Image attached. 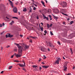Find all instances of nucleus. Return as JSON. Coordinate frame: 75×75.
I'll list each match as a JSON object with an SVG mask.
<instances>
[{"label":"nucleus","mask_w":75,"mask_h":75,"mask_svg":"<svg viewBox=\"0 0 75 75\" xmlns=\"http://www.w3.org/2000/svg\"><path fill=\"white\" fill-rule=\"evenodd\" d=\"M16 45H17L18 47V48H19L18 50V54H15L16 57L17 58H18V57H21L22 55V53L21 52H22L23 51V50H26V49H27V48H28V46L25 45L21 47V46H20L18 44H16Z\"/></svg>","instance_id":"1"},{"label":"nucleus","mask_w":75,"mask_h":75,"mask_svg":"<svg viewBox=\"0 0 75 75\" xmlns=\"http://www.w3.org/2000/svg\"><path fill=\"white\" fill-rule=\"evenodd\" d=\"M61 5L62 7H65L67 6V3L65 2H63L61 4Z\"/></svg>","instance_id":"2"},{"label":"nucleus","mask_w":75,"mask_h":75,"mask_svg":"<svg viewBox=\"0 0 75 75\" xmlns=\"http://www.w3.org/2000/svg\"><path fill=\"white\" fill-rule=\"evenodd\" d=\"M13 11L14 13H17V8L16 7H15L14 8L13 7Z\"/></svg>","instance_id":"3"},{"label":"nucleus","mask_w":75,"mask_h":75,"mask_svg":"<svg viewBox=\"0 0 75 75\" xmlns=\"http://www.w3.org/2000/svg\"><path fill=\"white\" fill-rule=\"evenodd\" d=\"M60 59L59 58H58V59H57V60L55 62L56 64H59V62L60 61Z\"/></svg>","instance_id":"4"},{"label":"nucleus","mask_w":75,"mask_h":75,"mask_svg":"<svg viewBox=\"0 0 75 75\" xmlns=\"http://www.w3.org/2000/svg\"><path fill=\"white\" fill-rule=\"evenodd\" d=\"M9 2V4H10V5L12 7V8H13L14 7L13 6V2H12V1H10V0H8Z\"/></svg>","instance_id":"5"},{"label":"nucleus","mask_w":75,"mask_h":75,"mask_svg":"<svg viewBox=\"0 0 75 75\" xmlns=\"http://www.w3.org/2000/svg\"><path fill=\"white\" fill-rule=\"evenodd\" d=\"M13 37V35H11L10 34H8V35H6V38H7L8 37H10V38H11V37Z\"/></svg>","instance_id":"6"},{"label":"nucleus","mask_w":75,"mask_h":75,"mask_svg":"<svg viewBox=\"0 0 75 75\" xmlns=\"http://www.w3.org/2000/svg\"><path fill=\"white\" fill-rule=\"evenodd\" d=\"M64 71H66L67 70V67H66V66L64 65Z\"/></svg>","instance_id":"7"},{"label":"nucleus","mask_w":75,"mask_h":75,"mask_svg":"<svg viewBox=\"0 0 75 75\" xmlns=\"http://www.w3.org/2000/svg\"><path fill=\"white\" fill-rule=\"evenodd\" d=\"M24 64H19V66L21 67H24L25 66V63L24 62Z\"/></svg>","instance_id":"8"},{"label":"nucleus","mask_w":75,"mask_h":75,"mask_svg":"<svg viewBox=\"0 0 75 75\" xmlns=\"http://www.w3.org/2000/svg\"><path fill=\"white\" fill-rule=\"evenodd\" d=\"M42 67L43 68H45V69H47V68H48L49 67V66H43Z\"/></svg>","instance_id":"9"},{"label":"nucleus","mask_w":75,"mask_h":75,"mask_svg":"<svg viewBox=\"0 0 75 75\" xmlns=\"http://www.w3.org/2000/svg\"><path fill=\"white\" fill-rule=\"evenodd\" d=\"M50 46L51 47H54V46L52 44V43H50Z\"/></svg>","instance_id":"10"},{"label":"nucleus","mask_w":75,"mask_h":75,"mask_svg":"<svg viewBox=\"0 0 75 75\" xmlns=\"http://www.w3.org/2000/svg\"><path fill=\"white\" fill-rule=\"evenodd\" d=\"M48 13H51V9H49L48 10Z\"/></svg>","instance_id":"11"},{"label":"nucleus","mask_w":75,"mask_h":75,"mask_svg":"<svg viewBox=\"0 0 75 75\" xmlns=\"http://www.w3.org/2000/svg\"><path fill=\"white\" fill-rule=\"evenodd\" d=\"M45 48L42 47L41 49V51H44L45 50Z\"/></svg>","instance_id":"12"},{"label":"nucleus","mask_w":75,"mask_h":75,"mask_svg":"<svg viewBox=\"0 0 75 75\" xmlns=\"http://www.w3.org/2000/svg\"><path fill=\"white\" fill-rule=\"evenodd\" d=\"M56 10L57 12H55V13L56 14H58V13H59V10H58V9Z\"/></svg>","instance_id":"13"},{"label":"nucleus","mask_w":75,"mask_h":75,"mask_svg":"<svg viewBox=\"0 0 75 75\" xmlns=\"http://www.w3.org/2000/svg\"><path fill=\"white\" fill-rule=\"evenodd\" d=\"M51 42H48L47 43V46H48L49 45H50V44Z\"/></svg>","instance_id":"14"},{"label":"nucleus","mask_w":75,"mask_h":75,"mask_svg":"<svg viewBox=\"0 0 75 75\" xmlns=\"http://www.w3.org/2000/svg\"><path fill=\"white\" fill-rule=\"evenodd\" d=\"M60 13H62L63 14H64V15H65V16H68V15L62 12H60Z\"/></svg>","instance_id":"15"},{"label":"nucleus","mask_w":75,"mask_h":75,"mask_svg":"<svg viewBox=\"0 0 75 75\" xmlns=\"http://www.w3.org/2000/svg\"><path fill=\"white\" fill-rule=\"evenodd\" d=\"M53 17L54 18V19H55V18L56 19H58V17L56 16H53Z\"/></svg>","instance_id":"16"},{"label":"nucleus","mask_w":75,"mask_h":75,"mask_svg":"<svg viewBox=\"0 0 75 75\" xmlns=\"http://www.w3.org/2000/svg\"><path fill=\"white\" fill-rule=\"evenodd\" d=\"M7 20H7V21H8L9 22V21H10V20H11V19H10V18H7Z\"/></svg>","instance_id":"17"},{"label":"nucleus","mask_w":75,"mask_h":75,"mask_svg":"<svg viewBox=\"0 0 75 75\" xmlns=\"http://www.w3.org/2000/svg\"><path fill=\"white\" fill-rule=\"evenodd\" d=\"M41 2L42 4H43L44 6V7H45V5H44V2L43 1H41Z\"/></svg>","instance_id":"18"},{"label":"nucleus","mask_w":75,"mask_h":75,"mask_svg":"<svg viewBox=\"0 0 75 75\" xmlns=\"http://www.w3.org/2000/svg\"><path fill=\"white\" fill-rule=\"evenodd\" d=\"M33 68H34L35 69L37 67V66L34 65V66H33Z\"/></svg>","instance_id":"19"},{"label":"nucleus","mask_w":75,"mask_h":75,"mask_svg":"<svg viewBox=\"0 0 75 75\" xmlns=\"http://www.w3.org/2000/svg\"><path fill=\"white\" fill-rule=\"evenodd\" d=\"M23 11L25 12L26 11H27V9H26V8H25L23 10Z\"/></svg>","instance_id":"20"},{"label":"nucleus","mask_w":75,"mask_h":75,"mask_svg":"<svg viewBox=\"0 0 75 75\" xmlns=\"http://www.w3.org/2000/svg\"><path fill=\"white\" fill-rule=\"evenodd\" d=\"M45 18L47 19V20H49V19H48V18L47 17H45L44 18V19H45Z\"/></svg>","instance_id":"21"},{"label":"nucleus","mask_w":75,"mask_h":75,"mask_svg":"<svg viewBox=\"0 0 75 75\" xmlns=\"http://www.w3.org/2000/svg\"><path fill=\"white\" fill-rule=\"evenodd\" d=\"M14 23V21H12V22H11L10 24H11V25H12V24H13V23Z\"/></svg>","instance_id":"22"},{"label":"nucleus","mask_w":75,"mask_h":75,"mask_svg":"<svg viewBox=\"0 0 75 75\" xmlns=\"http://www.w3.org/2000/svg\"><path fill=\"white\" fill-rule=\"evenodd\" d=\"M47 27L48 28H50V25H49V24H47Z\"/></svg>","instance_id":"23"},{"label":"nucleus","mask_w":75,"mask_h":75,"mask_svg":"<svg viewBox=\"0 0 75 75\" xmlns=\"http://www.w3.org/2000/svg\"><path fill=\"white\" fill-rule=\"evenodd\" d=\"M32 38H33V39H36L37 37H32Z\"/></svg>","instance_id":"24"},{"label":"nucleus","mask_w":75,"mask_h":75,"mask_svg":"<svg viewBox=\"0 0 75 75\" xmlns=\"http://www.w3.org/2000/svg\"><path fill=\"white\" fill-rule=\"evenodd\" d=\"M43 56H44V57L43 59H46V58H47V57L45 56V55H43Z\"/></svg>","instance_id":"25"},{"label":"nucleus","mask_w":75,"mask_h":75,"mask_svg":"<svg viewBox=\"0 0 75 75\" xmlns=\"http://www.w3.org/2000/svg\"><path fill=\"white\" fill-rule=\"evenodd\" d=\"M11 68H12V66H10L9 67L8 69H11Z\"/></svg>","instance_id":"26"},{"label":"nucleus","mask_w":75,"mask_h":75,"mask_svg":"<svg viewBox=\"0 0 75 75\" xmlns=\"http://www.w3.org/2000/svg\"><path fill=\"white\" fill-rule=\"evenodd\" d=\"M12 18H16V19H18V18H17L16 17H13Z\"/></svg>","instance_id":"27"},{"label":"nucleus","mask_w":75,"mask_h":75,"mask_svg":"<svg viewBox=\"0 0 75 75\" xmlns=\"http://www.w3.org/2000/svg\"><path fill=\"white\" fill-rule=\"evenodd\" d=\"M74 23V21H71L70 23L71 24H72V23Z\"/></svg>","instance_id":"28"},{"label":"nucleus","mask_w":75,"mask_h":75,"mask_svg":"<svg viewBox=\"0 0 75 75\" xmlns=\"http://www.w3.org/2000/svg\"><path fill=\"white\" fill-rule=\"evenodd\" d=\"M50 34L52 35H54V34H53V33H52V32L51 31H50Z\"/></svg>","instance_id":"29"},{"label":"nucleus","mask_w":75,"mask_h":75,"mask_svg":"<svg viewBox=\"0 0 75 75\" xmlns=\"http://www.w3.org/2000/svg\"><path fill=\"white\" fill-rule=\"evenodd\" d=\"M44 33H45V34H47V30H45L44 31Z\"/></svg>","instance_id":"30"},{"label":"nucleus","mask_w":75,"mask_h":75,"mask_svg":"<svg viewBox=\"0 0 75 75\" xmlns=\"http://www.w3.org/2000/svg\"><path fill=\"white\" fill-rule=\"evenodd\" d=\"M37 9V8H36L34 7V8H33V10H36Z\"/></svg>","instance_id":"31"},{"label":"nucleus","mask_w":75,"mask_h":75,"mask_svg":"<svg viewBox=\"0 0 75 75\" xmlns=\"http://www.w3.org/2000/svg\"><path fill=\"white\" fill-rule=\"evenodd\" d=\"M35 71H38V69H37V68H35Z\"/></svg>","instance_id":"32"},{"label":"nucleus","mask_w":75,"mask_h":75,"mask_svg":"<svg viewBox=\"0 0 75 75\" xmlns=\"http://www.w3.org/2000/svg\"><path fill=\"white\" fill-rule=\"evenodd\" d=\"M57 43L59 45H61V44L60 43V42H58Z\"/></svg>","instance_id":"33"},{"label":"nucleus","mask_w":75,"mask_h":75,"mask_svg":"<svg viewBox=\"0 0 75 75\" xmlns=\"http://www.w3.org/2000/svg\"><path fill=\"white\" fill-rule=\"evenodd\" d=\"M41 30V31H43V28H40Z\"/></svg>","instance_id":"34"},{"label":"nucleus","mask_w":75,"mask_h":75,"mask_svg":"<svg viewBox=\"0 0 75 75\" xmlns=\"http://www.w3.org/2000/svg\"><path fill=\"white\" fill-rule=\"evenodd\" d=\"M41 69H42L41 67H40L39 68V69H40V71H41Z\"/></svg>","instance_id":"35"},{"label":"nucleus","mask_w":75,"mask_h":75,"mask_svg":"<svg viewBox=\"0 0 75 75\" xmlns=\"http://www.w3.org/2000/svg\"><path fill=\"white\" fill-rule=\"evenodd\" d=\"M32 9L31 8H30V12H32Z\"/></svg>","instance_id":"36"},{"label":"nucleus","mask_w":75,"mask_h":75,"mask_svg":"<svg viewBox=\"0 0 75 75\" xmlns=\"http://www.w3.org/2000/svg\"><path fill=\"white\" fill-rule=\"evenodd\" d=\"M52 24H51L50 25V27H52Z\"/></svg>","instance_id":"37"},{"label":"nucleus","mask_w":75,"mask_h":75,"mask_svg":"<svg viewBox=\"0 0 75 75\" xmlns=\"http://www.w3.org/2000/svg\"><path fill=\"white\" fill-rule=\"evenodd\" d=\"M8 47H10V46L7 45V46L6 47V48H8Z\"/></svg>","instance_id":"38"},{"label":"nucleus","mask_w":75,"mask_h":75,"mask_svg":"<svg viewBox=\"0 0 75 75\" xmlns=\"http://www.w3.org/2000/svg\"><path fill=\"white\" fill-rule=\"evenodd\" d=\"M49 17L50 18H51V15H49Z\"/></svg>","instance_id":"39"},{"label":"nucleus","mask_w":75,"mask_h":75,"mask_svg":"<svg viewBox=\"0 0 75 75\" xmlns=\"http://www.w3.org/2000/svg\"><path fill=\"white\" fill-rule=\"evenodd\" d=\"M23 70H24V71H25V69L24 68H23L22 69Z\"/></svg>","instance_id":"40"},{"label":"nucleus","mask_w":75,"mask_h":75,"mask_svg":"<svg viewBox=\"0 0 75 75\" xmlns=\"http://www.w3.org/2000/svg\"><path fill=\"white\" fill-rule=\"evenodd\" d=\"M42 15L43 17H45V16H44V14H42Z\"/></svg>","instance_id":"41"},{"label":"nucleus","mask_w":75,"mask_h":75,"mask_svg":"<svg viewBox=\"0 0 75 75\" xmlns=\"http://www.w3.org/2000/svg\"><path fill=\"white\" fill-rule=\"evenodd\" d=\"M30 42L32 43V40H30Z\"/></svg>","instance_id":"42"},{"label":"nucleus","mask_w":75,"mask_h":75,"mask_svg":"<svg viewBox=\"0 0 75 75\" xmlns=\"http://www.w3.org/2000/svg\"><path fill=\"white\" fill-rule=\"evenodd\" d=\"M2 27V24H0V27Z\"/></svg>","instance_id":"43"},{"label":"nucleus","mask_w":75,"mask_h":75,"mask_svg":"<svg viewBox=\"0 0 75 75\" xmlns=\"http://www.w3.org/2000/svg\"><path fill=\"white\" fill-rule=\"evenodd\" d=\"M15 62H19L18 60H15Z\"/></svg>","instance_id":"44"},{"label":"nucleus","mask_w":75,"mask_h":75,"mask_svg":"<svg viewBox=\"0 0 75 75\" xmlns=\"http://www.w3.org/2000/svg\"><path fill=\"white\" fill-rule=\"evenodd\" d=\"M4 72V71H2L1 72V74H3V72Z\"/></svg>","instance_id":"45"},{"label":"nucleus","mask_w":75,"mask_h":75,"mask_svg":"<svg viewBox=\"0 0 75 75\" xmlns=\"http://www.w3.org/2000/svg\"><path fill=\"white\" fill-rule=\"evenodd\" d=\"M3 33H4V32H1V34H3Z\"/></svg>","instance_id":"46"},{"label":"nucleus","mask_w":75,"mask_h":75,"mask_svg":"<svg viewBox=\"0 0 75 75\" xmlns=\"http://www.w3.org/2000/svg\"><path fill=\"white\" fill-rule=\"evenodd\" d=\"M37 19H38H38H39V18H38V16H37Z\"/></svg>","instance_id":"47"},{"label":"nucleus","mask_w":75,"mask_h":75,"mask_svg":"<svg viewBox=\"0 0 75 75\" xmlns=\"http://www.w3.org/2000/svg\"><path fill=\"white\" fill-rule=\"evenodd\" d=\"M13 57H14V55H12V56H11V58H13Z\"/></svg>","instance_id":"48"},{"label":"nucleus","mask_w":75,"mask_h":75,"mask_svg":"<svg viewBox=\"0 0 75 75\" xmlns=\"http://www.w3.org/2000/svg\"><path fill=\"white\" fill-rule=\"evenodd\" d=\"M20 37H23V35H20Z\"/></svg>","instance_id":"49"},{"label":"nucleus","mask_w":75,"mask_h":75,"mask_svg":"<svg viewBox=\"0 0 75 75\" xmlns=\"http://www.w3.org/2000/svg\"><path fill=\"white\" fill-rule=\"evenodd\" d=\"M31 1H32L34 2V3L35 2L34 1V0H31Z\"/></svg>","instance_id":"50"},{"label":"nucleus","mask_w":75,"mask_h":75,"mask_svg":"<svg viewBox=\"0 0 75 75\" xmlns=\"http://www.w3.org/2000/svg\"><path fill=\"white\" fill-rule=\"evenodd\" d=\"M64 10H65L64 9H62V11H64Z\"/></svg>","instance_id":"51"},{"label":"nucleus","mask_w":75,"mask_h":75,"mask_svg":"<svg viewBox=\"0 0 75 75\" xmlns=\"http://www.w3.org/2000/svg\"><path fill=\"white\" fill-rule=\"evenodd\" d=\"M50 20H52V18H50Z\"/></svg>","instance_id":"52"},{"label":"nucleus","mask_w":75,"mask_h":75,"mask_svg":"<svg viewBox=\"0 0 75 75\" xmlns=\"http://www.w3.org/2000/svg\"><path fill=\"white\" fill-rule=\"evenodd\" d=\"M18 3V2H17V3H16L15 4H16V5H18V4H17Z\"/></svg>","instance_id":"53"},{"label":"nucleus","mask_w":75,"mask_h":75,"mask_svg":"<svg viewBox=\"0 0 75 75\" xmlns=\"http://www.w3.org/2000/svg\"><path fill=\"white\" fill-rule=\"evenodd\" d=\"M63 59H65V57H63Z\"/></svg>","instance_id":"54"},{"label":"nucleus","mask_w":75,"mask_h":75,"mask_svg":"<svg viewBox=\"0 0 75 75\" xmlns=\"http://www.w3.org/2000/svg\"><path fill=\"white\" fill-rule=\"evenodd\" d=\"M40 59L38 60V61H39V62L41 61V59Z\"/></svg>","instance_id":"55"},{"label":"nucleus","mask_w":75,"mask_h":75,"mask_svg":"<svg viewBox=\"0 0 75 75\" xmlns=\"http://www.w3.org/2000/svg\"><path fill=\"white\" fill-rule=\"evenodd\" d=\"M35 5V6H36V7H37V5H36L34 4Z\"/></svg>","instance_id":"56"},{"label":"nucleus","mask_w":75,"mask_h":75,"mask_svg":"<svg viewBox=\"0 0 75 75\" xmlns=\"http://www.w3.org/2000/svg\"><path fill=\"white\" fill-rule=\"evenodd\" d=\"M63 24H65V22H63Z\"/></svg>","instance_id":"57"},{"label":"nucleus","mask_w":75,"mask_h":75,"mask_svg":"<svg viewBox=\"0 0 75 75\" xmlns=\"http://www.w3.org/2000/svg\"><path fill=\"white\" fill-rule=\"evenodd\" d=\"M42 64H45V63H44L43 62H42Z\"/></svg>","instance_id":"58"},{"label":"nucleus","mask_w":75,"mask_h":75,"mask_svg":"<svg viewBox=\"0 0 75 75\" xmlns=\"http://www.w3.org/2000/svg\"><path fill=\"white\" fill-rule=\"evenodd\" d=\"M2 25H4V23H3Z\"/></svg>","instance_id":"59"},{"label":"nucleus","mask_w":75,"mask_h":75,"mask_svg":"<svg viewBox=\"0 0 75 75\" xmlns=\"http://www.w3.org/2000/svg\"><path fill=\"white\" fill-rule=\"evenodd\" d=\"M67 75H71V74H67Z\"/></svg>","instance_id":"60"},{"label":"nucleus","mask_w":75,"mask_h":75,"mask_svg":"<svg viewBox=\"0 0 75 75\" xmlns=\"http://www.w3.org/2000/svg\"><path fill=\"white\" fill-rule=\"evenodd\" d=\"M40 24H42V25H43V23H41Z\"/></svg>","instance_id":"61"},{"label":"nucleus","mask_w":75,"mask_h":75,"mask_svg":"<svg viewBox=\"0 0 75 75\" xmlns=\"http://www.w3.org/2000/svg\"><path fill=\"white\" fill-rule=\"evenodd\" d=\"M68 20H69L70 19H69V18H68L67 19Z\"/></svg>","instance_id":"62"},{"label":"nucleus","mask_w":75,"mask_h":75,"mask_svg":"<svg viewBox=\"0 0 75 75\" xmlns=\"http://www.w3.org/2000/svg\"><path fill=\"white\" fill-rule=\"evenodd\" d=\"M55 50L56 51H57V49H55Z\"/></svg>","instance_id":"63"},{"label":"nucleus","mask_w":75,"mask_h":75,"mask_svg":"<svg viewBox=\"0 0 75 75\" xmlns=\"http://www.w3.org/2000/svg\"><path fill=\"white\" fill-rule=\"evenodd\" d=\"M1 50H3V48L2 47H1Z\"/></svg>","instance_id":"64"}]
</instances>
